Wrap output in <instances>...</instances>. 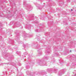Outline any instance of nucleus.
I'll use <instances>...</instances> for the list:
<instances>
[{"mask_svg":"<svg viewBox=\"0 0 76 76\" xmlns=\"http://www.w3.org/2000/svg\"><path fill=\"white\" fill-rule=\"evenodd\" d=\"M69 1H69V0H68L67 1V2H69Z\"/></svg>","mask_w":76,"mask_h":76,"instance_id":"f3484780","label":"nucleus"},{"mask_svg":"<svg viewBox=\"0 0 76 76\" xmlns=\"http://www.w3.org/2000/svg\"><path fill=\"white\" fill-rule=\"evenodd\" d=\"M29 45H28V44H26V45H24L23 46V47H29Z\"/></svg>","mask_w":76,"mask_h":76,"instance_id":"39448f33","label":"nucleus"},{"mask_svg":"<svg viewBox=\"0 0 76 76\" xmlns=\"http://www.w3.org/2000/svg\"><path fill=\"white\" fill-rule=\"evenodd\" d=\"M47 70L48 72H51V71H53V69L52 68H49L47 69Z\"/></svg>","mask_w":76,"mask_h":76,"instance_id":"423d86ee","label":"nucleus"},{"mask_svg":"<svg viewBox=\"0 0 76 76\" xmlns=\"http://www.w3.org/2000/svg\"><path fill=\"white\" fill-rule=\"evenodd\" d=\"M71 50H70V52H71Z\"/></svg>","mask_w":76,"mask_h":76,"instance_id":"4be33fe9","label":"nucleus"},{"mask_svg":"<svg viewBox=\"0 0 76 76\" xmlns=\"http://www.w3.org/2000/svg\"><path fill=\"white\" fill-rule=\"evenodd\" d=\"M31 17H32L33 18H34V16L33 15H32L31 16H30Z\"/></svg>","mask_w":76,"mask_h":76,"instance_id":"ddd939ff","label":"nucleus"},{"mask_svg":"<svg viewBox=\"0 0 76 76\" xmlns=\"http://www.w3.org/2000/svg\"><path fill=\"white\" fill-rule=\"evenodd\" d=\"M39 9H40V10H41V8H39Z\"/></svg>","mask_w":76,"mask_h":76,"instance_id":"a211bd4d","label":"nucleus"},{"mask_svg":"<svg viewBox=\"0 0 76 76\" xmlns=\"http://www.w3.org/2000/svg\"><path fill=\"white\" fill-rule=\"evenodd\" d=\"M39 45H38L36 47V48L37 49H39L37 50V51L38 52L39 56H40L42 54V52L41 51V50L39 49Z\"/></svg>","mask_w":76,"mask_h":76,"instance_id":"f257e3e1","label":"nucleus"},{"mask_svg":"<svg viewBox=\"0 0 76 76\" xmlns=\"http://www.w3.org/2000/svg\"><path fill=\"white\" fill-rule=\"evenodd\" d=\"M46 53V55H48V54H49L50 53L49 52H45Z\"/></svg>","mask_w":76,"mask_h":76,"instance_id":"9b49d317","label":"nucleus"},{"mask_svg":"<svg viewBox=\"0 0 76 76\" xmlns=\"http://www.w3.org/2000/svg\"><path fill=\"white\" fill-rule=\"evenodd\" d=\"M9 13H10V11H9Z\"/></svg>","mask_w":76,"mask_h":76,"instance_id":"412c9836","label":"nucleus"},{"mask_svg":"<svg viewBox=\"0 0 76 76\" xmlns=\"http://www.w3.org/2000/svg\"><path fill=\"white\" fill-rule=\"evenodd\" d=\"M27 54H28V53H27V52L24 53V55H27Z\"/></svg>","mask_w":76,"mask_h":76,"instance_id":"f8f14e48","label":"nucleus"},{"mask_svg":"<svg viewBox=\"0 0 76 76\" xmlns=\"http://www.w3.org/2000/svg\"><path fill=\"white\" fill-rule=\"evenodd\" d=\"M27 6L28 10L30 11L32 9L33 7L31 6V5H29V4H27Z\"/></svg>","mask_w":76,"mask_h":76,"instance_id":"7ed1b4c3","label":"nucleus"},{"mask_svg":"<svg viewBox=\"0 0 76 76\" xmlns=\"http://www.w3.org/2000/svg\"><path fill=\"white\" fill-rule=\"evenodd\" d=\"M16 53H17V54H18V53H19V52H18V51H17Z\"/></svg>","mask_w":76,"mask_h":76,"instance_id":"dca6fc26","label":"nucleus"},{"mask_svg":"<svg viewBox=\"0 0 76 76\" xmlns=\"http://www.w3.org/2000/svg\"><path fill=\"white\" fill-rule=\"evenodd\" d=\"M48 58L47 57H44V59H46V60H48Z\"/></svg>","mask_w":76,"mask_h":76,"instance_id":"1a4fd4ad","label":"nucleus"},{"mask_svg":"<svg viewBox=\"0 0 76 76\" xmlns=\"http://www.w3.org/2000/svg\"><path fill=\"white\" fill-rule=\"evenodd\" d=\"M43 30H41V29H40V31L38 29H36L35 30L36 32H39L40 31H42Z\"/></svg>","mask_w":76,"mask_h":76,"instance_id":"0eeeda50","label":"nucleus"},{"mask_svg":"<svg viewBox=\"0 0 76 76\" xmlns=\"http://www.w3.org/2000/svg\"><path fill=\"white\" fill-rule=\"evenodd\" d=\"M15 40H16V41H19V37H16L15 38Z\"/></svg>","mask_w":76,"mask_h":76,"instance_id":"6e6552de","label":"nucleus"},{"mask_svg":"<svg viewBox=\"0 0 76 76\" xmlns=\"http://www.w3.org/2000/svg\"><path fill=\"white\" fill-rule=\"evenodd\" d=\"M40 39V37H39L37 39V40H39Z\"/></svg>","mask_w":76,"mask_h":76,"instance_id":"2eb2a0df","label":"nucleus"},{"mask_svg":"<svg viewBox=\"0 0 76 76\" xmlns=\"http://www.w3.org/2000/svg\"><path fill=\"white\" fill-rule=\"evenodd\" d=\"M66 72V70L65 69H63L60 71L58 73V75L59 76H61L62 75L64 74Z\"/></svg>","mask_w":76,"mask_h":76,"instance_id":"f03ea898","label":"nucleus"},{"mask_svg":"<svg viewBox=\"0 0 76 76\" xmlns=\"http://www.w3.org/2000/svg\"><path fill=\"white\" fill-rule=\"evenodd\" d=\"M38 64H46V62L43 61L42 63V61L40 60L39 61V63H38Z\"/></svg>","mask_w":76,"mask_h":76,"instance_id":"20e7f679","label":"nucleus"},{"mask_svg":"<svg viewBox=\"0 0 76 76\" xmlns=\"http://www.w3.org/2000/svg\"><path fill=\"white\" fill-rule=\"evenodd\" d=\"M25 37H29V35L27 34H26L24 36Z\"/></svg>","mask_w":76,"mask_h":76,"instance_id":"9d476101","label":"nucleus"},{"mask_svg":"<svg viewBox=\"0 0 76 76\" xmlns=\"http://www.w3.org/2000/svg\"><path fill=\"white\" fill-rule=\"evenodd\" d=\"M73 64H72V65H73Z\"/></svg>","mask_w":76,"mask_h":76,"instance_id":"b1692460","label":"nucleus"},{"mask_svg":"<svg viewBox=\"0 0 76 76\" xmlns=\"http://www.w3.org/2000/svg\"><path fill=\"white\" fill-rule=\"evenodd\" d=\"M57 70H56V69H55L54 70V73H56V72H57Z\"/></svg>","mask_w":76,"mask_h":76,"instance_id":"4468645a","label":"nucleus"},{"mask_svg":"<svg viewBox=\"0 0 76 76\" xmlns=\"http://www.w3.org/2000/svg\"><path fill=\"white\" fill-rule=\"evenodd\" d=\"M28 28H30V27H28Z\"/></svg>","mask_w":76,"mask_h":76,"instance_id":"aec40b11","label":"nucleus"},{"mask_svg":"<svg viewBox=\"0 0 76 76\" xmlns=\"http://www.w3.org/2000/svg\"><path fill=\"white\" fill-rule=\"evenodd\" d=\"M76 75H75V76H76Z\"/></svg>","mask_w":76,"mask_h":76,"instance_id":"5701e85b","label":"nucleus"},{"mask_svg":"<svg viewBox=\"0 0 76 76\" xmlns=\"http://www.w3.org/2000/svg\"><path fill=\"white\" fill-rule=\"evenodd\" d=\"M71 10V11H73V10L72 9V10Z\"/></svg>","mask_w":76,"mask_h":76,"instance_id":"6ab92c4d","label":"nucleus"}]
</instances>
